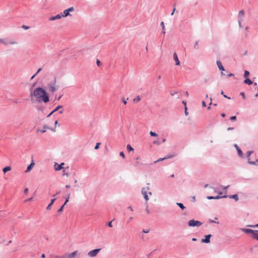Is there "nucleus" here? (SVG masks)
I'll return each instance as SVG.
<instances>
[{"mask_svg":"<svg viewBox=\"0 0 258 258\" xmlns=\"http://www.w3.org/2000/svg\"><path fill=\"white\" fill-rule=\"evenodd\" d=\"M32 95L36 98L38 102L43 101L45 103H47L49 100V97L45 90L40 87L35 89Z\"/></svg>","mask_w":258,"mask_h":258,"instance_id":"f257e3e1","label":"nucleus"},{"mask_svg":"<svg viewBox=\"0 0 258 258\" xmlns=\"http://www.w3.org/2000/svg\"><path fill=\"white\" fill-rule=\"evenodd\" d=\"M0 42L4 45H16L18 42L12 38H0Z\"/></svg>","mask_w":258,"mask_h":258,"instance_id":"f03ea898","label":"nucleus"},{"mask_svg":"<svg viewBox=\"0 0 258 258\" xmlns=\"http://www.w3.org/2000/svg\"><path fill=\"white\" fill-rule=\"evenodd\" d=\"M47 88L49 91L51 92H55L58 88V86L56 85V81L55 79H54L52 81L50 82L47 85Z\"/></svg>","mask_w":258,"mask_h":258,"instance_id":"7ed1b4c3","label":"nucleus"},{"mask_svg":"<svg viewBox=\"0 0 258 258\" xmlns=\"http://www.w3.org/2000/svg\"><path fill=\"white\" fill-rule=\"evenodd\" d=\"M202 224V223L199 221L194 220H189L188 222V225L189 227H199Z\"/></svg>","mask_w":258,"mask_h":258,"instance_id":"20e7f679","label":"nucleus"},{"mask_svg":"<svg viewBox=\"0 0 258 258\" xmlns=\"http://www.w3.org/2000/svg\"><path fill=\"white\" fill-rule=\"evenodd\" d=\"M101 250V248L95 249L88 252V255L91 257L96 256L99 252Z\"/></svg>","mask_w":258,"mask_h":258,"instance_id":"39448f33","label":"nucleus"},{"mask_svg":"<svg viewBox=\"0 0 258 258\" xmlns=\"http://www.w3.org/2000/svg\"><path fill=\"white\" fill-rule=\"evenodd\" d=\"M73 11H74V8L73 7L64 10L63 13L61 14L62 17H67L69 16H71L70 12H72Z\"/></svg>","mask_w":258,"mask_h":258,"instance_id":"423d86ee","label":"nucleus"},{"mask_svg":"<svg viewBox=\"0 0 258 258\" xmlns=\"http://www.w3.org/2000/svg\"><path fill=\"white\" fill-rule=\"evenodd\" d=\"M149 189L148 187H143L142 189V194L143 195L145 200L147 201L149 200V197L147 195V190Z\"/></svg>","mask_w":258,"mask_h":258,"instance_id":"0eeeda50","label":"nucleus"},{"mask_svg":"<svg viewBox=\"0 0 258 258\" xmlns=\"http://www.w3.org/2000/svg\"><path fill=\"white\" fill-rule=\"evenodd\" d=\"M234 147L237 151L238 156L240 158H242L243 157V154L241 150L240 149V148L238 146L237 144H234Z\"/></svg>","mask_w":258,"mask_h":258,"instance_id":"6e6552de","label":"nucleus"},{"mask_svg":"<svg viewBox=\"0 0 258 258\" xmlns=\"http://www.w3.org/2000/svg\"><path fill=\"white\" fill-rule=\"evenodd\" d=\"M64 165V163H61L60 164H58L55 162L54 165V167L55 170L58 171L63 168V165Z\"/></svg>","mask_w":258,"mask_h":258,"instance_id":"1a4fd4ad","label":"nucleus"},{"mask_svg":"<svg viewBox=\"0 0 258 258\" xmlns=\"http://www.w3.org/2000/svg\"><path fill=\"white\" fill-rule=\"evenodd\" d=\"M240 230L245 234H250L252 235L254 230L243 228H241Z\"/></svg>","mask_w":258,"mask_h":258,"instance_id":"9d476101","label":"nucleus"},{"mask_svg":"<svg viewBox=\"0 0 258 258\" xmlns=\"http://www.w3.org/2000/svg\"><path fill=\"white\" fill-rule=\"evenodd\" d=\"M227 198V195H224V196H217L216 197L208 196L207 198L208 200H215V199H221V198Z\"/></svg>","mask_w":258,"mask_h":258,"instance_id":"9b49d317","label":"nucleus"},{"mask_svg":"<svg viewBox=\"0 0 258 258\" xmlns=\"http://www.w3.org/2000/svg\"><path fill=\"white\" fill-rule=\"evenodd\" d=\"M173 59L175 61V65L176 66H179L180 64V61L178 59L177 54L176 52H174L173 55Z\"/></svg>","mask_w":258,"mask_h":258,"instance_id":"f8f14e48","label":"nucleus"},{"mask_svg":"<svg viewBox=\"0 0 258 258\" xmlns=\"http://www.w3.org/2000/svg\"><path fill=\"white\" fill-rule=\"evenodd\" d=\"M212 236L211 234L206 235L205 239H202V242L206 243H209L210 242V238Z\"/></svg>","mask_w":258,"mask_h":258,"instance_id":"ddd939ff","label":"nucleus"},{"mask_svg":"<svg viewBox=\"0 0 258 258\" xmlns=\"http://www.w3.org/2000/svg\"><path fill=\"white\" fill-rule=\"evenodd\" d=\"M62 17V16L61 14H57L55 16H52L49 18V21H54L56 20H58L61 19Z\"/></svg>","mask_w":258,"mask_h":258,"instance_id":"4468645a","label":"nucleus"},{"mask_svg":"<svg viewBox=\"0 0 258 258\" xmlns=\"http://www.w3.org/2000/svg\"><path fill=\"white\" fill-rule=\"evenodd\" d=\"M35 165L34 161L33 160H32L30 164L27 167V169L26 170V172H29L32 168L34 167Z\"/></svg>","mask_w":258,"mask_h":258,"instance_id":"2eb2a0df","label":"nucleus"},{"mask_svg":"<svg viewBox=\"0 0 258 258\" xmlns=\"http://www.w3.org/2000/svg\"><path fill=\"white\" fill-rule=\"evenodd\" d=\"M247 163L249 164L252 165H256L257 163L258 162V159H256L254 161H251L250 159V156L247 157Z\"/></svg>","mask_w":258,"mask_h":258,"instance_id":"dca6fc26","label":"nucleus"},{"mask_svg":"<svg viewBox=\"0 0 258 258\" xmlns=\"http://www.w3.org/2000/svg\"><path fill=\"white\" fill-rule=\"evenodd\" d=\"M251 237L254 239H256L258 241V230H254L253 231V233L251 235Z\"/></svg>","mask_w":258,"mask_h":258,"instance_id":"f3484780","label":"nucleus"},{"mask_svg":"<svg viewBox=\"0 0 258 258\" xmlns=\"http://www.w3.org/2000/svg\"><path fill=\"white\" fill-rule=\"evenodd\" d=\"M77 253V251H75L71 253H66L68 258H74Z\"/></svg>","mask_w":258,"mask_h":258,"instance_id":"a211bd4d","label":"nucleus"},{"mask_svg":"<svg viewBox=\"0 0 258 258\" xmlns=\"http://www.w3.org/2000/svg\"><path fill=\"white\" fill-rule=\"evenodd\" d=\"M244 15V11L243 10L240 11L238 13V19L240 20H242Z\"/></svg>","mask_w":258,"mask_h":258,"instance_id":"6ab92c4d","label":"nucleus"},{"mask_svg":"<svg viewBox=\"0 0 258 258\" xmlns=\"http://www.w3.org/2000/svg\"><path fill=\"white\" fill-rule=\"evenodd\" d=\"M227 197H228L230 199H234L235 201H237L239 200L237 195L236 194L233 195L227 196Z\"/></svg>","mask_w":258,"mask_h":258,"instance_id":"aec40b11","label":"nucleus"},{"mask_svg":"<svg viewBox=\"0 0 258 258\" xmlns=\"http://www.w3.org/2000/svg\"><path fill=\"white\" fill-rule=\"evenodd\" d=\"M217 64L218 67L220 70H221L222 71H224V68L223 67L222 63L220 61H219V60L217 61Z\"/></svg>","mask_w":258,"mask_h":258,"instance_id":"412c9836","label":"nucleus"},{"mask_svg":"<svg viewBox=\"0 0 258 258\" xmlns=\"http://www.w3.org/2000/svg\"><path fill=\"white\" fill-rule=\"evenodd\" d=\"M56 199L55 198H53V199H52L51 200V202L47 206V207H46V210H49L51 209V206L53 204V203L54 202V201H55Z\"/></svg>","mask_w":258,"mask_h":258,"instance_id":"4be33fe9","label":"nucleus"},{"mask_svg":"<svg viewBox=\"0 0 258 258\" xmlns=\"http://www.w3.org/2000/svg\"><path fill=\"white\" fill-rule=\"evenodd\" d=\"M62 106L60 105V106H57L56 108H55L49 115H48V116L51 115L52 114H53L54 112L58 110L59 109H62Z\"/></svg>","mask_w":258,"mask_h":258,"instance_id":"5701e85b","label":"nucleus"},{"mask_svg":"<svg viewBox=\"0 0 258 258\" xmlns=\"http://www.w3.org/2000/svg\"><path fill=\"white\" fill-rule=\"evenodd\" d=\"M175 156V155H174V154H168L164 157V159H169V158H172Z\"/></svg>","mask_w":258,"mask_h":258,"instance_id":"b1692460","label":"nucleus"},{"mask_svg":"<svg viewBox=\"0 0 258 258\" xmlns=\"http://www.w3.org/2000/svg\"><path fill=\"white\" fill-rule=\"evenodd\" d=\"M176 205L181 208L182 210L185 208V207L181 203H177Z\"/></svg>","mask_w":258,"mask_h":258,"instance_id":"393cba45","label":"nucleus"},{"mask_svg":"<svg viewBox=\"0 0 258 258\" xmlns=\"http://www.w3.org/2000/svg\"><path fill=\"white\" fill-rule=\"evenodd\" d=\"M11 168L10 166H6L3 168V171H4V173H6L7 171L11 170Z\"/></svg>","mask_w":258,"mask_h":258,"instance_id":"a878e982","label":"nucleus"},{"mask_svg":"<svg viewBox=\"0 0 258 258\" xmlns=\"http://www.w3.org/2000/svg\"><path fill=\"white\" fill-rule=\"evenodd\" d=\"M244 83L245 84H248V85H251V84H252V82L250 79H246L244 80Z\"/></svg>","mask_w":258,"mask_h":258,"instance_id":"bb28decb","label":"nucleus"},{"mask_svg":"<svg viewBox=\"0 0 258 258\" xmlns=\"http://www.w3.org/2000/svg\"><path fill=\"white\" fill-rule=\"evenodd\" d=\"M246 227H251V228H257L258 227V223L255 225H247Z\"/></svg>","mask_w":258,"mask_h":258,"instance_id":"cd10ccee","label":"nucleus"},{"mask_svg":"<svg viewBox=\"0 0 258 258\" xmlns=\"http://www.w3.org/2000/svg\"><path fill=\"white\" fill-rule=\"evenodd\" d=\"M126 149L128 151H132L134 150V149L130 146V145H127L126 146Z\"/></svg>","mask_w":258,"mask_h":258,"instance_id":"c85d7f7f","label":"nucleus"},{"mask_svg":"<svg viewBox=\"0 0 258 258\" xmlns=\"http://www.w3.org/2000/svg\"><path fill=\"white\" fill-rule=\"evenodd\" d=\"M54 258H68V257L66 255V254H64V255H63L62 256L56 255L54 256Z\"/></svg>","mask_w":258,"mask_h":258,"instance_id":"c756f323","label":"nucleus"},{"mask_svg":"<svg viewBox=\"0 0 258 258\" xmlns=\"http://www.w3.org/2000/svg\"><path fill=\"white\" fill-rule=\"evenodd\" d=\"M128 100V98H127L126 99H125L124 97H122L121 98V101L123 103V104L124 105L126 104V103H127V100Z\"/></svg>","mask_w":258,"mask_h":258,"instance_id":"7c9ffc66","label":"nucleus"},{"mask_svg":"<svg viewBox=\"0 0 258 258\" xmlns=\"http://www.w3.org/2000/svg\"><path fill=\"white\" fill-rule=\"evenodd\" d=\"M249 72L245 70L244 71V77L246 78V77H248L249 76Z\"/></svg>","mask_w":258,"mask_h":258,"instance_id":"2f4dec72","label":"nucleus"},{"mask_svg":"<svg viewBox=\"0 0 258 258\" xmlns=\"http://www.w3.org/2000/svg\"><path fill=\"white\" fill-rule=\"evenodd\" d=\"M63 208H64L63 206H61L59 208V209L57 210V212H58V213H60V212H61L63 211Z\"/></svg>","mask_w":258,"mask_h":258,"instance_id":"473e14b6","label":"nucleus"},{"mask_svg":"<svg viewBox=\"0 0 258 258\" xmlns=\"http://www.w3.org/2000/svg\"><path fill=\"white\" fill-rule=\"evenodd\" d=\"M5 241V240L4 238H3L2 236V235H0V243H3Z\"/></svg>","mask_w":258,"mask_h":258,"instance_id":"72a5a7b5","label":"nucleus"},{"mask_svg":"<svg viewBox=\"0 0 258 258\" xmlns=\"http://www.w3.org/2000/svg\"><path fill=\"white\" fill-rule=\"evenodd\" d=\"M191 202L192 203H195L196 202V197L195 196L191 197Z\"/></svg>","mask_w":258,"mask_h":258,"instance_id":"f704fd0d","label":"nucleus"},{"mask_svg":"<svg viewBox=\"0 0 258 258\" xmlns=\"http://www.w3.org/2000/svg\"><path fill=\"white\" fill-rule=\"evenodd\" d=\"M100 144H101V143H97L96 144V146H95L94 149H95V150H97V149L99 148V146H100Z\"/></svg>","mask_w":258,"mask_h":258,"instance_id":"c9c22d12","label":"nucleus"},{"mask_svg":"<svg viewBox=\"0 0 258 258\" xmlns=\"http://www.w3.org/2000/svg\"><path fill=\"white\" fill-rule=\"evenodd\" d=\"M253 153V151H247L246 153V157L250 156L251 154Z\"/></svg>","mask_w":258,"mask_h":258,"instance_id":"e433bc0d","label":"nucleus"},{"mask_svg":"<svg viewBox=\"0 0 258 258\" xmlns=\"http://www.w3.org/2000/svg\"><path fill=\"white\" fill-rule=\"evenodd\" d=\"M165 160V159H164V158H159L158 160H157L155 161L154 162V163H157V162H158L162 161H163V160Z\"/></svg>","mask_w":258,"mask_h":258,"instance_id":"4c0bfd02","label":"nucleus"},{"mask_svg":"<svg viewBox=\"0 0 258 258\" xmlns=\"http://www.w3.org/2000/svg\"><path fill=\"white\" fill-rule=\"evenodd\" d=\"M150 135L151 136H157V135L155 133L153 132L152 131L150 132Z\"/></svg>","mask_w":258,"mask_h":258,"instance_id":"58836bf2","label":"nucleus"},{"mask_svg":"<svg viewBox=\"0 0 258 258\" xmlns=\"http://www.w3.org/2000/svg\"><path fill=\"white\" fill-rule=\"evenodd\" d=\"M22 28L25 30H27V29H29V27L25 26V25H23L22 26Z\"/></svg>","mask_w":258,"mask_h":258,"instance_id":"ea45409f","label":"nucleus"},{"mask_svg":"<svg viewBox=\"0 0 258 258\" xmlns=\"http://www.w3.org/2000/svg\"><path fill=\"white\" fill-rule=\"evenodd\" d=\"M240 95L242 96V98L243 99H245V96L244 92H241Z\"/></svg>","mask_w":258,"mask_h":258,"instance_id":"a19ab883","label":"nucleus"},{"mask_svg":"<svg viewBox=\"0 0 258 258\" xmlns=\"http://www.w3.org/2000/svg\"><path fill=\"white\" fill-rule=\"evenodd\" d=\"M119 155L122 157V158H124L125 156H124V154L123 152H120L119 153Z\"/></svg>","mask_w":258,"mask_h":258,"instance_id":"79ce46f5","label":"nucleus"},{"mask_svg":"<svg viewBox=\"0 0 258 258\" xmlns=\"http://www.w3.org/2000/svg\"><path fill=\"white\" fill-rule=\"evenodd\" d=\"M107 225L109 227H112V221H110L107 224Z\"/></svg>","mask_w":258,"mask_h":258,"instance_id":"37998d69","label":"nucleus"},{"mask_svg":"<svg viewBox=\"0 0 258 258\" xmlns=\"http://www.w3.org/2000/svg\"><path fill=\"white\" fill-rule=\"evenodd\" d=\"M149 231H150V230H149V229H147V230L143 229V232L144 233H149Z\"/></svg>","mask_w":258,"mask_h":258,"instance_id":"c03bdc74","label":"nucleus"},{"mask_svg":"<svg viewBox=\"0 0 258 258\" xmlns=\"http://www.w3.org/2000/svg\"><path fill=\"white\" fill-rule=\"evenodd\" d=\"M146 213L148 214H150V211L148 209V205H147V207H146Z\"/></svg>","mask_w":258,"mask_h":258,"instance_id":"a18cd8bd","label":"nucleus"},{"mask_svg":"<svg viewBox=\"0 0 258 258\" xmlns=\"http://www.w3.org/2000/svg\"><path fill=\"white\" fill-rule=\"evenodd\" d=\"M236 119V117L235 116H233L230 117V119L231 120H235Z\"/></svg>","mask_w":258,"mask_h":258,"instance_id":"49530a36","label":"nucleus"},{"mask_svg":"<svg viewBox=\"0 0 258 258\" xmlns=\"http://www.w3.org/2000/svg\"><path fill=\"white\" fill-rule=\"evenodd\" d=\"M96 63L98 66H100L101 64V62L99 61V59H97Z\"/></svg>","mask_w":258,"mask_h":258,"instance_id":"de8ad7c7","label":"nucleus"},{"mask_svg":"<svg viewBox=\"0 0 258 258\" xmlns=\"http://www.w3.org/2000/svg\"><path fill=\"white\" fill-rule=\"evenodd\" d=\"M70 196V195L69 194V195L68 196V197L66 198V201H66V202H67V203H68V202H69V201Z\"/></svg>","mask_w":258,"mask_h":258,"instance_id":"09e8293b","label":"nucleus"},{"mask_svg":"<svg viewBox=\"0 0 258 258\" xmlns=\"http://www.w3.org/2000/svg\"><path fill=\"white\" fill-rule=\"evenodd\" d=\"M184 110H185V111H184L185 112V114L186 116H187V114H188V113L187 112V107H186V106H185Z\"/></svg>","mask_w":258,"mask_h":258,"instance_id":"8fccbe9b","label":"nucleus"},{"mask_svg":"<svg viewBox=\"0 0 258 258\" xmlns=\"http://www.w3.org/2000/svg\"><path fill=\"white\" fill-rule=\"evenodd\" d=\"M221 94H222V95H223V96H224V97H225V98H228V99H230V97H227L226 95H225V94H224V92H223V91H222V92H221Z\"/></svg>","mask_w":258,"mask_h":258,"instance_id":"3c124183","label":"nucleus"},{"mask_svg":"<svg viewBox=\"0 0 258 258\" xmlns=\"http://www.w3.org/2000/svg\"><path fill=\"white\" fill-rule=\"evenodd\" d=\"M141 98L139 96H138L136 99H134V101L137 100V101H140Z\"/></svg>","mask_w":258,"mask_h":258,"instance_id":"603ef678","label":"nucleus"},{"mask_svg":"<svg viewBox=\"0 0 258 258\" xmlns=\"http://www.w3.org/2000/svg\"><path fill=\"white\" fill-rule=\"evenodd\" d=\"M28 190H29L28 188H25V189H24V193H25V194H27V193H28Z\"/></svg>","mask_w":258,"mask_h":258,"instance_id":"864d4df0","label":"nucleus"},{"mask_svg":"<svg viewBox=\"0 0 258 258\" xmlns=\"http://www.w3.org/2000/svg\"><path fill=\"white\" fill-rule=\"evenodd\" d=\"M202 106H203V107H206V104L205 101H203V102H202Z\"/></svg>","mask_w":258,"mask_h":258,"instance_id":"5fc2aeb1","label":"nucleus"},{"mask_svg":"<svg viewBox=\"0 0 258 258\" xmlns=\"http://www.w3.org/2000/svg\"><path fill=\"white\" fill-rule=\"evenodd\" d=\"M175 10H176L175 8H173V9L172 12V13H171V16L173 15V14H174V12H175Z\"/></svg>","mask_w":258,"mask_h":258,"instance_id":"6e6d98bb","label":"nucleus"},{"mask_svg":"<svg viewBox=\"0 0 258 258\" xmlns=\"http://www.w3.org/2000/svg\"><path fill=\"white\" fill-rule=\"evenodd\" d=\"M32 199H33V198H32V197H31V198H29V199H28L26 200L25 201V202H30V201H32Z\"/></svg>","mask_w":258,"mask_h":258,"instance_id":"4d7b16f0","label":"nucleus"},{"mask_svg":"<svg viewBox=\"0 0 258 258\" xmlns=\"http://www.w3.org/2000/svg\"><path fill=\"white\" fill-rule=\"evenodd\" d=\"M242 20H240L239 19L238 20V23H239V26L241 27V21H242Z\"/></svg>","mask_w":258,"mask_h":258,"instance_id":"13d9d810","label":"nucleus"},{"mask_svg":"<svg viewBox=\"0 0 258 258\" xmlns=\"http://www.w3.org/2000/svg\"><path fill=\"white\" fill-rule=\"evenodd\" d=\"M161 25L162 26V29H164L165 27H164V23H163V22H162L161 23Z\"/></svg>","mask_w":258,"mask_h":258,"instance_id":"bf43d9fd","label":"nucleus"},{"mask_svg":"<svg viewBox=\"0 0 258 258\" xmlns=\"http://www.w3.org/2000/svg\"><path fill=\"white\" fill-rule=\"evenodd\" d=\"M229 187V185L224 186V187H223V189H225V190H226Z\"/></svg>","mask_w":258,"mask_h":258,"instance_id":"052dcab7","label":"nucleus"},{"mask_svg":"<svg viewBox=\"0 0 258 258\" xmlns=\"http://www.w3.org/2000/svg\"><path fill=\"white\" fill-rule=\"evenodd\" d=\"M42 70L41 68H39L37 72H36V74L37 75Z\"/></svg>","mask_w":258,"mask_h":258,"instance_id":"680f3d73","label":"nucleus"},{"mask_svg":"<svg viewBox=\"0 0 258 258\" xmlns=\"http://www.w3.org/2000/svg\"><path fill=\"white\" fill-rule=\"evenodd\" d=\"M128 209H130L131 211H133V209L131 206H129L127 207Z\"/></svg>","mask_w":258,"mask_h":258,"instance_id":"e2e57ef3","label":"nucleus"},{"mask_svg":"<svg viewBox=\"0 0 258 258\" xmlns=\"http://www.w3.org/2000/svg\"><path fill=\"white\" fill-rule=\"evenodd\" d=\"M63 175H66L67 176H68V173H66V172H65V170H63Z\"/></svg>","mask_w":258,"mask_h":258,"instance_id":"0e129e2a","label":"nucleus"},{"mask_svg":"<svg viewBox=\"0 0 258 258\" xmlns=\"http://www.w3.org/2000/svg\"><path fill=\"white\" fill-rule=\"evenodd\" d=\"M182 103L184 105V107H185V106H186V102H185V101H182Z\"/></svg>","mask_w":258,"mask_h":258,"instance_id":"69168bd1","label":"nucleus"},{"mask_svg":"<svg viewBox=\"0 0 258 258\" xmlns=\"http://www.w3.org/2000/svg\"><path fill=\"white\" fill-rule=\"evenodd\" d=\"M66 187L67 188H70L71 186H70V185H69V184H67V185H66Z\"/></svg>","mask_w":258,"mask_h":258,"instance_id":"338daca9","label":"nucleus"},{"mask_svg":"<svg viewBox=\"0 0 258 258\" xmlns=\"http://www.w3.org/2000/svg\"><path fill=\"white\" fill-rule=\"evenodd\" d=\"M45 257V254H44V253L42 254V255H41V257H42V258H44Z\"/></svg>","mask_w":258,"mask_h":258,"instance_id":"774afa93","label":"nucleus"}]
</instances>
